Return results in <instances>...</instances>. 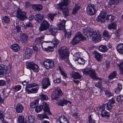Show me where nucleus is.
I'll use <instances>...</instances> for the list:
<instances>
[{"mask_svg":"<svg viewBox=\"0 0 123 123\" xmlns=\"http://www.w3.org/2000/svg\"><path fill=\"white\" fill-rule=\"evenodd\" d=\"M62 94L61 91L60 90L59 87H57L56 88L52 96V98L53 100L55 99L56 100H58L56 104L58 105H60L62 106L64 105V104H66L68 103H69L71 104V102L68 101L66 100L63 99L62 100L60 99L59 101V97L61 96Z\"/></svg>","mask_w":123,"mask_h":123,"instance_id":"f257e3e1","label":"nucleus"},{"mask_svg":"<svg viewBox=\"0 0 123 123\" xmlns=\"http://www.w3.org/2000/svg\"><path fill=\"white\" fill-rule=\"evenodd\" d=\"M83 32L84 35L87 37L88 36L87 33H88L89 36L90 37H92L93 39L96 42H99L101 39V34L98 31H93L91 29H85L83 30Z\"/></svg>","mask_w":123,"mask_h":123,"instance_id":"f03ea898","label":"nucleus"},{"mask_svg":"<svg viewBox=\"0 0 123 123\" xmlns=\"http://www.w3.org/2000/svg\"><path fill=\"white\" fill-rule=\"evenodd\" d=\"M70 0H64L58 5V8L63 11V15L65 17L69 15V10L67 6L70 2Z\"/></svg>","mask_w":123,"mask_h":123,"instance_id":"7ed1b4c3","label":"nucleus"},{"mask_svg":"<svg viewBox=\"0 0 123 123\" xmlns=\"http://www.w3.org/2000/svg\"><path fill=\"white\" fill-rule=\"evenodd\" d=\"M58 52L61 59L63 60H67L69 54L68 48L66 47H64L59 49Z\"/></svg>","mask_w":123,"mask_h":123,"instance_id":"20e7f679","label":"nucleus"},{"mask_svg":"<svg viewBox=\"0 0 123 123\" xmlns=\"http://www.w3.org/2000/svg\"><path fill=\"white\" fill-rule=\"evenodd\" d=\"M83 73L86 75H89L90 77L94 80H100L101 78H99L96 76L97 74L95 71L94 70L91 68H89L87 70L84 69L83 70Z\"/></svg>","mask_w":123,"mask_h":123,"instance_id":"39448f33","label":"nucleus"},{"mask_svg":"<svg viewBox=\"0 0 123 123\" xmlns=\"http://www.w3.org/2000/svg\"><path fill=\"white\" fill-rule=\"evenodd\" d=\"M81 40H86V39L83 36L80 32H78L76 34L75 37L72 40V44L74 45L78 43Z\"/></svg>","mask_w":123,"mask_h":123,"instance_id":"423d86ee","label":"nucleus"},{"mask_svg":"<svg viewBox=\"0 0 123 123\" xmlns=\"http://www.w3.org/2000/svg\"><path fill=\"white\" fill-rule=\"evenodd\" d=\"M26 14V12H22L21 10L18 9L17 12L16 16L19 20H23L27 18Z\"/></svg>","mask_w":123,"mask_h":123,"instance_id":"0eeeda50","label":"nucleus"},{"mask_svg":"<svg viewBox=\"0 0 123 123\" xmlns=\"http://www.w3.org/2000/svg\"><path fill=\"white\" fill-rule=\"evenodd\" d=\"M87 14L90 15H94L96 13V10L93 4H89L86 7Z\"/></svg>","mask_w":123,"mask_h":123,"instance_id":"6e6552de","label":"nucleus"},{"mask_svg":"<svg viewBox=\"0 0 123 123\" xmlns=\"http://www.w3.org/2000/svg\"><path fill=\"white\" fill-rule=\"evenodd\" d=\"M43 106L44 108L43 111L45 112H47L49 115H51L49 107V105L46 102H43L42 105L39 106V112H40L43 109Z\"/></svg>","mask_w":123,"mask_h":123,"instance_id":"1a4fd4ad","label":"nucleus"},{"mask_svg":"<svg viewBox=\"0 0 123 123\" xmlns=\"http://www.w3.org/2000/svg\"><path fill=\"white\" fill-rule=\"evenodd\" d=\"M43 65L45 68L49 69L54 67V62L52 60L47 59L44 62Z\"/></svg>","mask_w":123,"mask_h":123,"instance_id":"9d476101","label":"nucleus"},{"mask_svg":"<svg viewBox=\"0 0 123 123\" xmlns=\"http://www.w3.org/2000/svg\"><path fill=\"white\" fill-rule=\"evenodd\" d=\"M49 26V24L48 21L44 20L40 25L39 30L40 31L46 30L48 29Z\"/></svg>","mask_w":123,"mask_h":123,"instance_id":"9b49d317","label":"nucleus"},{"mask_svg":"<svg viewBox=\"0 0 123 123\" xmlns=\"http://www.w3.org/2000/svg\"><path fill=\"white\" fill-rule=\"evenodd\" d=\"M41 84L42 88L43 89L47 88L48 86H50L51 85L49 79L48 78L43 79L41 82Z\"/></svg>","mask_w":123,"mask_h":123,"instance_id":"f8f14e48","label":"nucleus"},{"mask_svg":"<svg viewBox=\"0 0 123 123\" xmlns=\"http://www.w3.org/2000/svg\"><path fill=\"white\" fill-rule=\"evenodd\" d=\"M41 44L43 50L44 51H46L47 52H51L54 50L52 46H48L46 48L47 44L45 42L42 43Z\"/></svg>","mask_w":123,"mask_h":123,"instance_id":"ddd939ff","label":"nucleus"},{"mask_svg":"<svg viewBox=\"0 0 123 123\" xmlns=\"http://www.w3.org/2000/svg\"><path fill=\"white\" fill-rule=\"evenodd\" d=\"M106 14L104 12L102 11L98 16L97 20L99 22L104 23L105 21V18Z\"/></svg>","mask_w":123,"mask_h":123,"instance_id":"4468645a","label":"nucleus"},{"mask_svg":"<svg viewBox=\"0 0 123 123\" xmlns=\"http://www.w3.org/2000/svg\"><path fill=\"white\" fill-rule=\"evenodd\" d=\"M38 99H37L35 101L31 103L30 104V106L31 108H35V111L37 113L38 112Z\"/></svg>","mask_w":123,"mask_h":123,"instance_id":"2eb2a0df","label":"nucleus"},{"mask_svg":"<svg viewBox=\"0 0 123 123\" xmlns=\"http://www.w3.org/2000/svg\"><path fill=\"white\" fill-rule=\"evenodd\" d=\"M74 59L75 61H78L79 62V63L80 64H84L85 63V60L83 58H79V55L78 53H76L74 55Z\"/></svg>","mask_w":123,"mask_h":123,"instance_id":"dca6fc26","label":"nucleus"},{"mask_svg":"<svg viewBox=\"0 0 123 123\" xmlns=\"http://www.w3.org/2000/svg\"><path fill=\"white\" fill-rule=\"evenodd\" d=\"M27 67L28 68L33 70L35 72H38V66L35 64L29 63L27 66Z\"/></svg>","mask_w":123,"mask_h":123,"instance_id":"f3484780","label":"nucleus"},{"mask_svg":"<svg viewBox=\"0 0 123 123\" xmlns=\"http://www.w3.org/2000/svg\"><path fill=\"white\" fill-rule=\"evenodd\" d=\"M35 118L33 116H30L25 118V123H33L34 122Z\"/></svg>","mask_w":123,"mask_h":123,"instance_id":"a211bd4d","label":"nucleus"},{"mask_svg":"<svg viewBox=\"0 0 123 123\" xmlns=\"http://www.w3.org/2000/svg\"><path fill=\"white\" fill-rule=\"evenodd\" d=\"M60 123H68V120L67 117L63 115L60 116L58 119Z\"/></svg>","mask_w":123,"mask_h":123,"instance_id":"6ab92c4d","label":"nucleus"},{"mask_svg":"<svg viewBox=\"0 0 123 123\" xmlns=\"http://www.w3.org/2000/svg\"><path fill=\"white\" fill-rule=\"evenodd\" d=\"M93 53L94 55L95 58L98 61H100L102 60V55L100 53L96 51L93 52Z\"/></svg>","mask_w":123,"mask_h":123,"instance_id":"aec40b11","label":"nucleus"},{"mask_svg":"<svg viewBox=\"0 0 123 123\" xmlns=\"http://www.w3.org/2000/svg\"><path fill=\"white\" fill-rule=\"evenodd\" d=\"M37 86V84L34 83L31 84H29L27 85L26 87L25 90L26 92L28 93H31V90H29L28 88H31L34 87H35Z\"/></svg>","mask_w":123,"mask_h":123,"instance_id":"412c9836","label":"nucleus"},{"mask_svg":"<svg viewBox=\"0 0 123 123\" xmlns=\"http://www.w3.org/2000/svg\"><path fill=\"white\" fill-rule=\"evenodd\" d=\"M16 111L18 113L21 112L24 109V107L21 104L17 105L15 107Z\"/></svg>","mask_w":123,"mask_h":123,"instance_id":"4be33fe9","label":"nucleus"},{"mask_svg":"<svg viewBox=\"0 0 123 123\" xmlns=\"http://www.w3.org/2000/svg\"><path fill=\"white\" fill-rule=\"evenodd\" d=\"M117 51L119 53L123 54V44L120 43L119 44L117 47Z\"/></svg>","mask_w":123,"mask_h":123,"instance_id":"5701e85b","label":"nucleus"},{"mask_svg":"<svg viewBox=\"0 0 123 123\" xmlns=\"http://www.w3.org/2000/svg\"><path fill=\"white\" fill-rule=\"evenodd\" d=\"M12 49L15 52H17L20 49V47L17 44H13L11 47Z\"/></svg>","mask_w":123,"mask_h":123,"instance_id":"b1692460","label":"nucleus"},{"mask_svg":"<svg viewBox=\"0 0 123 123\" xmlns=\"http://www.w3.org/2000/svg\"><path fill=\"white\" fill-rule=\"evenodd\" d=\"M66 21L64 20H63L58 25V26L59 27V30H63L65 28V24Z\"/></svg>","mask_w":123,"mask_h":123,"instance_id":"393cba45","label":"nucleus"},{"mask_svg":"<svg viewBox=\"0 0 123 123\" xmlns=\"http://www.w3.org/2000/svg\"><path fill=\"white\" fill-rule=\"evenodd\" d=\"M100 115L102 117H105L106 118H108L110 117L109 113L105 110L102 111Z\"/></svg>","mask_w":123,"mask_h":123,"instance_id":"a878e982","label":"nucleus"},{"mask_svg":"<svg viewBox=\"0 0 123 123\" xmlns=\"http://www.w3.org/2000/svg\"><path fill=\"white\" fill-rule=\"evenodd\" d=\"M99 49L100 51L103 52H105L108 50L106 46L104 45H101L99 47Z\"/></svg>","mask_w":123,"mask_h":123,"instance_id":"bb28decb","label":"nucleus"},{"mask_svg":"<svg viewBox=\"0 0 123 123\" xmlns=\"http://www.w3.org/2000/svg\"><path fill=\"white\" fill-rule=\"evenodd\" d=\"M72 74L73 78L75 79H79L81 77V75L77 72H74L72 73Z\"/></svg>","mask_w":123,"mask_h":123,"instance_id":"cd10ccee","label":"nucleus"},{"mask_svg":"<svg viewBox=\"0 0 123 123\" xmlns=\"http://www.w3.org/2000/svg\"><path fill=\"white\" fill-rule=\"evenodd\" d=\"M49 117L44 112L42 114H39V119L43 120L44 118L49 119Z\"/></svg>","mask_w":123,"mask_h":123,"instance_id":"c85d7f7f","label":"nucleus"},{"mask_svg":"<svg viewBox=\"0 0 123 123\" xmlns=\"http://www.w3.org/2000/svg\"><path fill=\"white\" fill-rule=\"evenodd\" d=\"M117 25L114 22L111 23L108 25V28L109 29H115L116 28Z\"/></svg>","mask_w":123,"mask_h":123,"instance_id":"c756f323","label":"nucleus"},{"mask_svg":"<svg viewBox=\"0 0 123 123\" xmlns=\"http://www.w3.org/2000/svg\"><path fill=\"white\" fill-rule=\"evenodd\" d=\"M20 39L21 41L25 42L28 39L27 35L25 34H23L21 35Z\"/></svg>","mask_w":123,"mask_h":123,"instance_id":"7c9ffc66","label":"nucleus"},{"mask_svg":"<svg viewBox=\"0 0 123 123\" xmlns=\"http://www.w3.org/2000/svg\"><path fill=\"white\" fill-rule=\"evenodd\" d=\"M122 88V84L120 83H118V86L115 89V92L117 93H119L120 92Z\"/></svg>","mask_w":123,"mask_h":123,"instance_id":"2f4dec72","label":"nucleus"},{"mask_svg":"<svg viewBox=\"0 0 123 123\" xmlns=\"http://www.w3.org/2000/svg\"><path fill=\"white\" fill-rule=\"evenodd\" d=\"M50 32L53 36H55V34L57 32V30L53 27H51L49 29Z\"/></svg>","mask_w":123,"mask_h":123,"instance_id":"473e14b6","label":"nucleus"},{"mask_svg":"<svg viewBox=\"0 0 123 123\" xmlns=\"http://www.w3.org/2000/svg\"><path fill=\"white\" fill-rule=\"evenodd\" d=\"M106 20L109 22H111L114 20V17L111 15H107L106 18Z\"/></svg>","mask_w":123,"mask_h":123,"instance_id":"72a5a7b5","label":"nucleus"},{"mask_svg":"<svg viewBox=\"0 0 123 123\" xmlns=\"http://www.w3.org/2000/svg\"><path fill=\"white\" fill-rule=\"evenodd\" d=\"M116 100L118 103H121L123 101V96L121 95H119L117 96V98Z\"/></svg>","mask_w":123,"mask_h":123,"instance_id":"f704fd0d","label":"nucleus"},{"mask_svg":"<svg viewBox=\"0 0 123 123\" xmlns=\"http://www.w3.org/2000/svg\"><path fill=\"white\" fill-rule=\"evenodd\" d=\"M5 68L4 65H0V75H3L4 73Z\"/></svg>","mask_w":123,"mask_h":123,"instance_id":"c9c22d12","label":"nucleus"},{"mask_svg":"<svg viewBox=\"0 0 123 123\" xmlns=\"http://www.w3.org/2000/svg\"><path fill=\"white\" fill-rule=\"evenodd\" d=\"M39 98L41 100H47L48 99V96L46 95L42 94L39 95Z\"/></svg>","mask_w":123,"mask_h":123,"instance_id":"e433bc0d","label":"nucleus"},{"mask_svg":"<svg viewBox=\"0 0 123 123\" xmlns=\"http://www.w3.org/2000/svg\"><path fill=\"white\" fill-rule=\"evenodd\" d=\"M57 14L56 13H49L47 15V16L49 18H50L52 21H53L54 18Z\"/></svg>","mask_w":123,"mask_h":123,"instance_id":"4c0bfd02","label":"nucleus"},{"mask_svg":"<svg viewBox=\"0 0 123 123\" xmlns=\"http://www.w3.org/2000/svg\"><path fill=\"white\" fill-rule=\"evenodd\" d=\"M121 0H110V4L112 5L114 4L115 5L118 4L119 3Z\"/></svg>","mask_w":123,"mask_h":123,"instance_id":"58836bf2","label":"nucleus"},{"mask_svg":"<svg viewBox=\"0 0 123 123\" xmlns=\"http://www.w3.org/2000/svg\"><path fill=\"white\" fill-rule=\"evenodd\" d=\"M80 8V6H76L73 9V11L72 12L73 14H75L78 11Z\"/></svg>","mask_w":123,"mask_h":123,"instance_id":"ea45409f","label":"nucleus"},{"mask_svg":"<svg viewBox=\"0 0 123 123\" xmlns=\"http://www.w3.org/2000/svg\"><path fill=\"white\" fill-rule=\"evenodd\" d=\"M118 66L119 67L120 74H123V62L120 63V64Z\"/></svg>","mask_w":123,"mask_h":123,"instance_id":"a19ab883","label":"nucleus"},{"mask_svg":"<svg viewBox=\"0 0 123 123\" xmlns=\"http://www.w3.org/2000/svg\"><path fill=\"white\" fill-rule=\"evenodd\" d=\"M18 121L19 123H24V118L22 116H19Z\"/></svg>","mask_w":123,"mask_h":123,"instance_id":"79ce46f5","label":"nucleus"},{"mask_svg":"<svg viewBox=\"0 0 123 123\" xmlns=\"http://www.w3.org/2000/svg\"><path fill=\"white\" fill-rule=\"evenodd\" d=\"M106 106L107 107V109L109 110H110L112 108V104L111 103L109 102L107 104Z\"/></svg>","mask_w":123,"mask_h":123,"instance_id":"37998d69","label":"nucleus"},{"mask_svg":"<svg viewBox=\"0 0 123 123\" xmlns=\"http://www.w3.org/2000/svg\"><path fill=\"white\" fill-rule=\"evenodd\" d=\"M58 69L60 70L61 74L63 76L65 77H67V75L64 72V71L62 70V68L60 66L58 67Z\"/></svg>","mask_w":123,"mask_h":123,"instance_id":"c03bdc74","label":"nucleus"},{"mask_svg":"<svg viewBox=\"0 0 123 123\" xmlns=\"http://www.w3.org/2000/svg\"><path fill=\"white\" fill-rule=\"evenodd\" d=\"M51 43H53L54 46L57 45L59 43V42L58 40L56 39H54L51 42Z\"/></svg>","mask_w":123,"mask_h":123,"instance_id":"a18cd8bd","label":"nucleus"},{"mask_svg":"<svg viewBox=\"0 0 123 123\" xmlns=\"http://www.w3.org/2000/svg\"><path fill=\"white\" fill-rule=\"evenodd\" d=\"M116 76V73L115 71H114L108 77L109 79H112L115 78Z\"/></svg>","mask_w":123,"mask_h":123,"instance_id":"49530a36","label":"nucleus"},{"mask_svg":"<svg viewBox=\"0 0 123 123\" xmlns=\"http://www.w3.org/2000/svg\"><path fill=\"white\" fill-rule=\"evenodd\" d=\"M3 20L6 23H9L10 22V19L7 16H5L3 17Z\"/></svg>","mask_w":123,"mask_h":123,"instance_id":"de8ad7c7","label":"nucleus"},{"mask_svg":"<svg viewBox=\"0 0 123 123\" xmlns=\"http://www.w3.org/2000/svg\"><path fill=\"white\" fill-rule=\"evenodd\" d=\"M101 79L100 80V81L96 83L95 86L96 87L100 88L102 86V84L101 83Z\"/></svg>","mask_w":123,"mask_h":123,"instance_id":"09e8293b","label":"nucleus"},{"mask_svg":"<svg viewBox=\"0 0 123 123\" xmlns=\"http://www.w3.org/2000/svg\"><path fill=\"white\" fill-rule=\"evenodd\" d=\"M103 35L105 37L109 38V33L107 31H105L103 33Z\"/></svg>","mask_w":123,"mask_h":123,"instance_id":"8fccbe9b","label":"nucleus"},{"mask_svg":"<svg viewBox=\"0 0 123 123\" xmlns=\"http://www.w3.org/2000/svg\"><path fill=\"white\" fill-rule=\"evenodd\" d=\"M105 95H107L108 97H110L112 96V94L111 92L107 90H105Z\"/></svg>","mask_w":123,"mask_h":123,"instance_id":"3c124183","label":"nucleus"},{"mask_svg":"<svg viewBox=\"0 0 123 123\" xmlns=\"http://www.w3.org/2000/svg\"><path fill=\"white\" fill-rule=\"evenodd\" d=\"M25 54H32V51L31 49L28 48L25 51Z\"/></svg>","mask_w":123,"mask_h":123,"instance_id":"603ef678","label":"nucleus"},{"mask_svg":"<svg viewBox=\"0 0 123 123\" xmlns=\"http://www.w3.org/2000/svg\"><path fill=\"white\" fill-rule=\"evenodd\" d=\"M32 8L35 11L38 10V6L37 5H34L32 6Z\"/></svg>","mask_w":123,"mask_h":123,"instance_id":"864d4df0","label":"nucleus"},{"mask_svg":"<svg viewBox=\"0 0 123 123\" xmlns=\"http://www.w3.org/2000/svg\"><path fill=\"white\" fill-rule=\"evenodd\" d=\"M88 119L89 123H95V121L91 118V115L89 116Z\"/></svg>","mask_w":123,"mask_h":123,"instance_id":"5fc2aeb1","label":"nucleus"},{"mask_svg":"<svg viewBox=\"0 0 123 123\" xmlns=\"http://www.w3.org/2000/svg\"><path fill=\"white\" fill-rule=\"evenodd\" d=\"M65 34L66 36H67V38H69L71 37L72 33L71 31L65 33Z\"/></svg>","mask_w":123,"mask_h":123,"instance_id":"6e6d98bb","label":"nucleus"},{"mask_svg":"<svg viewBox=\"0 0 123 123\" xmlns=\"http://www.w3.org/2000/svg\"><path fill=\"white\" fill-rule=\"evenodd\" d=\"M38 89V87L35 88H32L31 89V93H36L37 92Z\"/></svg>","mask_w":123,"mask_h":123,"instance_id":"4d7b16f0","label":"nucleus"},{"mask_svg":"<svg viewBox=\"0 0 123 123\" xmlns=\"http://www.w3.org/2000/svg\"><path fill=\"white\" fill-rule=\"evenodd\" d=\"M21 88V86L20 85L16 86L14 88L15 90L16 91H17L19 90Z\"/></svg>","mask_w":123,"mask_h":123,"instance_id":"13d9d810","label":"nucleus"},{"mask_svg":"<svg viewBox=\"0 0 123 123\" xmlns=\"http://www.w3.org/2000/svg\"><path fill=\"white\" fill-rule=\"evenodd\" d=\"M61 81V79L60 78H57L56 80H54V82L55 83H59Z\"/></svg>","mask_w":123,"mask_h":123,"instance_id":"bf43d9fd","label":"nucleus"},{"mask_svg":"<svg viewBox=\"0 0 123 123\" xmlns=\"http://www.w3.org/2000/svg\"><path fill=\"white\" fill-rule=\"evenodd\" d=\"M6 84V82L3 80H0V86H3Z\"/></svg>","mask_w":123,"mask_h":123,"instance_id":"052dcab7","label":"nucleus"},{"mask_svg":"<svg viewBox=\"0 0 123 123\" xmlns=\"http://www.w3.org/2000/svg\"><path fill=\"white\" fill-rule=\"evenodd\" d=\"M120 29H118L115 32V34L116 35L117 37H119L120 36L119 34V32H120Z\"/></svg>","mask_w":123,"mask_h":123,"instance_id":"680f3d73","label":"nucleus"},{"mask_svg":"<svg viewBox=\"0 0 123 123\" xmlns=\"http://www.w3.org/2000/svg\"><path fill=\"white\" fill-rule=\"evenodd\" d=\"M26 24L28 27H32L33 26V25L31 23L29 22H27V23H26Z\"/></svg>","mask_w":123,"mask_h":123,"instance_id":"e2e57ef3","label":"nucleus"},{"mask_svg":"<svg viewBox=\"0 0 123 123\" xmlns=\"http://www.w3.org/2000/svg\"><path fill=\"white\" fill-rule=\"evenodd\" d=\"M3 117V115L2 113L0 112V119H1V121H2L4 120Z\"/></svg>","mask_w":123,"mask_h":123,"instance_id":"0e129e2a","label":"nucleus"},{"mask_svg":"<svg viewBox=\"0 0 123 123\" xmlns=\"http://www.w3.org/2000/svg\"><path fill=\"white\" fill-rule=\"evenodd\" d=\"M44 15L42 14H39V19L41 20L43 19V18Z\"/></svg>","mask_w":123,"mask_h":123,"instance_id":"69168bd1","label":"nucleus"},{"mask_svg":"<svg viewBox=\"0 0 123 123\" xmlns=\"http://www.w3.org/2000/svg\"><path fill=\"white\" fill-rule=\"evenodd\" d=\"M38 46V44H36V45L33 47V49L34 50L36 51H37L38 48L37 47V46Z\"/></svg>","mask_w":123,"mask_h":123,"instance_id":"338daca9","label":"nucleus"},{"mask_svg":"<svg viewBox=\"0 0 123 123\" xmlns=\"http://www.w3.org/2000/svg\"><path fill=\"white\" fill-rule=\"evenodd\" d=\"M34 18V16L32 15H31L29 16V19L30 21H32Z\"/></svg>","mask_w":123,"mask_h":123,"instance_id":"774afa93","label":"nucleus"}]
</instances>
